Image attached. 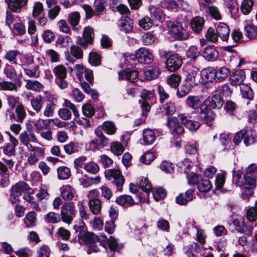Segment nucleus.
<instances>
[{"label": "nucleus", "instance_id": "obj_1", "mask_svg": "<svg viewBox=\"0 0 257 257\" xmlns=\"http://www.w3.org/2000/svg\"><path fill=\"white\" fill-rule=\"evenodd\" d=\"M233 177L237 185L241 187L243 193L246 196H251L252 195V190L256 186V178L245 174L242 175L241 171L234 172Z\"/></svg>", "mask_w": 257, "mask_h": 257}, {"label": "nucleus", "instance_id": "obj_26", "mask_svg": "<svg viewBox=\"0 0 257 257\" xmlns=\"http://www.w3.org/2000/svg\"><path fill=\"white\" fill-rule=\"evenodd\" d=\"M194 191V189H189L186 191L185 195L183 194H180L176 198V203L182 205L187 204L188 202L193 199V194Z\"/></svg>", "mask_w": 257, "mask_h": 257}, {"label": "nucleus", "instance_id": "obj_28", "mask_svg": "<svg viewBox=\"0 0 257 257\" xmlns=\"http://www.w3.org/2000/svg\"><path fill=\"white\" fill-rule=\"evenodd\" d=\"M88 205L90 212L94 215H98L101 211V202L99 199L89 200Z\"/></svg>", "mask_w": 257, "mask_h": 257}, {"label": "nucleus", "instance_id": "obj_2", "mask_svg": "<svg viewBox=\"0 0 257 257\" xmlns=\"http://www.w3.org/2000/svg\"><path fill=\"white\" fill-rule=\"evenodd\" d=\"M160 54L161 57L167 58L166 65L169 71L174 72L180 68L182 61L181 57L178 54H169L166 51L162 50L160 51Z\"/></svg>", "mask_w": 257, "mask_h": 257}, {"label": "nucleus", "instance_id": "obj_16", "mask_svg": "<svg viewBox=\"0 0 257 257\" xmlns=\"http://www.w3.org/2000/svg\"><path fill=\"white\" fill-rule=\"evenodd\" d=\"M46 4L49 9L48 12V16L51 20H54L59 14L61 8L57 5V1L46 0Z\"/></svg>", "mask_w": 257, "mask_h": 257}, {"label": "nucleus", "instance_id": "obj_49", "mask_svg": "<svg viewBox=\"0 0 257 257\" xmlns=\"http://www.w3.org/2000/svg\"><path fill=\"white\" fill-rule=\"evenodd\" d=\"M138 184L143 191L148 195L152 190V186L147 178H142L139 179Z\"/></svg>", "mask_w": 257, "mask_h": 257}, {"label": "nucleus", "instance_id": "obj_21", "mask_svg": "<svg viewBox=\"0 0 257 257\" xmlns=\"http://www.w3.org/2000/svg\"><path fill=\"white\" fill-rule=\"evenodd\" d=\"M199 69L191 66L188 69V75L186 76V80L191 85H196L198 82Z\"/></svg>", "mask_w": 257, "mask_h": 257}, {"label": "nucleus", "instance_id": "obj_10", "mask_svg": "<svg viewBox=\"0 0 257 257\" xmlns=\"http://www.w3.org/2000/svg\"><path fill=\"white\" fill-rule=\"evenodd\" d=\"M197 116L199 120L208 124L215 119L216 114L214 111L209 109L208 106L203 105L198 113Z\"/></svg>", "mask_w": 257, "mask_h": 257}, {"label": "nucleus", "instance_id": "obj_36", "mask_svg": "<svg viewBox=\"0 0 257 257\" xmlns=\"http://www.w3.org/2000/svg\"><path fill=\"white\" fill-rule=\"evenodd\" d=\"M94 5L95 15L99 16L105 13V8L107 6L105 0H95Z\"/></svg>", "mask_w": 257, "mask_h": 257}, {"label": "nucleus", "instance_id": "obj_48", "mask_svg": "<svg viewBox=\"0 0 257 257\" xmlns=\"http://www.w3.org/2000/svg\"><path fill=\"white\" fill-rule=\"evenodd\" d=\"M70 53L75 59H81L83 56L82 50L77 45H73L70 47Z\"/></svg>", "mask_w": 257, "mask_h": 257}, {"label": "nucleus", "instance_id": "obj_4", "mask_svg": "<svg viewBox=\"0 0 257 257\" xmlns=\"http://www.w3.org/2000/svg\"><path fill=\"white\" fill-rule=\"evenodd\" d=\"M105 176L108 180L112 181L118 191L122 190L125 179L120 171L118 169H108L105 172Z\"/></svg>", "mask_w": 257, "mask_h": 257}, {"label": "nucleus", "instance_id": "obj_12", "mask_svg": "<svg viewBox=\"0 0 257 257\" xmlns=\"http://www.w3.org/2000/svg\"><path fill=\"white\" fill-rule=\"evenodd\" d=\"M134 58L141 63L150 64L153 61L154 57L148 49L142 48L137 51L135 57L134 56L132 59L134 60Z\"/></svg>", "mask_w": 257, "mask_h": 257}, {"label": "nucleus", "instance_id": "obj_47", "mask_svg": "<svg viewBox=\"0 0 257 257\" xmlns=\"http://www.w3.org/2000/svg\"><path fill=\"white\" fill-rule=\"evenodd\" d=\"M253 5L252 0H243L240 6L241 12L244 15H248L251 12Z\"/></svg>", "mask_w": 257, "mask_h": 257}, {"label": "nucleus", "instance_id": "obj_63", "mask_svg": "<svg viewBox=\"0 0 257 257\" xmlns=\"http://www.w3.org/2000/svg\"><path fill=\"white\" fill-rule=\"evenodd\" d=\"M155 159V156L152 152H146L144 155H142L140 160L141 163L148 165L151 163Z\"/></svg>", "mask_w": 257, "mask_h": 257}, {"label": "nucleus", "instance_id": "obj_29", "mask_svg": "<svg viewBox=\"0 0 257 257\" xmlns=\"http://www.w3.org/2000/svg\"><path fill=\"white\" fill-rule=\"evenodd\" d=\"M204 20L201 17H195L191 21V27L194 32L199 33L203 28Z\"/></svg>", "mask_w": 257, "mask_h": 257}, {"label": "nucleus", "instance_id": "obj_25", "mask_svg": "<svg viewBox=\"0 0 257 257\" xmlns=\"http://www.w3.org/2000/svg\"><path fill=\"white\" fill-rule=\"evenodd\" d=\"M118 25L121 31L128 33L133 29V21L128 17H122L119 20Z\"/></svg>", "mask_w": 257, "mask_h": 257}, {"label": "nucleus", "instance_id": "obj_6", "mask_svg": "<svg viewBox=\"0 0 257 257\" xmlns=\"http://www.w3.org/2000/svg\"><path fill=\"white\" fill-rule=\"evenodd\" d=\"M94 38V32L91 27H86L83 30L82 37L78 36L76 40L77 45L83 49H86L88 45L92 44Z\"/></svg>", "mask_w": 257, "mask_h": 257}, {"label": "nucleus", "instance_id": "obj_8", "mask_svg": "<svg viewBox=\"0 0 257 257\" xmlns=\"http://www.w3.org/2000/svg\"><path fill=\"white\" fill-rule=\"evenodd\" d=\"M53 73L56 78V83L61 89H65L68 87V82L65 80L67 76V70L66 68L62 65H59L53 69Z\"/></svg>", "mask_w": 257, "mask_h": 257}, {"label": "nucleus", "instance_id": "obj_34", "mask_svg": "<svg viewBox=\"0 0 257 257\" xmlns=\"http://www.w3.org/2000/svg\"><path fill=\"white\" fill-rule=\"evenodd\" d=\"M19 54V52L17 50H11L6 52L4 56V58L7 60L10 63L12 64H17V57Z\"/></svg>", "mask_w": 257, "mask_h": 257}, {"label": "nucleus", "instance_id": "obj_51", "mask_svg": "<svg viewBox=\"0 0 257 257\" xmlns=\"http://www.w3.org/2000/svg\"><path fill=\"white\" fill-rule=\"evenodd\" d=\"M4 72L7 77L12 79H14L17 76V73L14 67L10 64H6L4 69Z\"/></svg>", "mask_w": 257, "mask_h": 257}, {"label": "nucleus", "instance_id": "obj_20", "mask_svg": "<svg viewBox=\"0 0 257 257\" xmlns=\"http://www.w3.org/2000/svg\"><path fill=\"white\" fill-rule=\"evenodd\" d=\"M118 75L119 79H125L132 82H135L138 79V72L136 70L125 69L119 72Z\"/></svg>", "mask_w": 257, "mask_h": 257}, {"label": "nucleus", "instance_id": "obj_52", "mask_svg": "<svg viewBox=\"0 0 257 257\" xmlns=\"http://www.w3.org/2000/svg\"><path fill=\"white\" fill-rule=\"evenodd\" d=\"M44 218L47 222L50 223H56L60 220L59 214L54 212L47 213Z\"/></svg>", "mask_w": 257, "mask_h": 257}, {"label": "nucleus", "instance_id": "obj_14", "mask_svg": "<svg viewBox=\"0 0 257 257\" xmlns=\"http://www.w3.org/2000/svg\"><path fill=\"white\" fill-rule=\"evenodd\" d=\"M245 79V72L242 70L235 71L232 73L230 77L229 81L231 85L235 87L239 86L244 84L243 82Z\"/></svg>", "mask_w": 257, "mask_h": 257}, {"label": "nucleus", "instance_id": "obj_46", "mask_svg": "<svg viewBox=\"0 0 257 257\" xmlns=\"http://www.w3.org/2000/svg\"><path fill=\"white\" fill-rule=\"evenodd\" d=\"M212 185L210 181L207 179L200 180L197 183V188L200 192H206L210 190Z\"/></svg>", "mask_w": 257, "mask_h": 257}, {"label": "nucleus", "instance_id": "obj_33", "mask_svg": "<svg viewBox=\"0 0 257 257\" xmlns=\"http://www.w3.org/2000/svg\"><path fill=\"white\" fill-rule=\"evenodd\" d=\"M68 22L70 25L72 26L74 31H78L79 28L76 27L78 25L80 20V15L77 12H74L69 14Z\"/></svg>", "mask_w": 257, "mask_h": 257}, {"label": "nucleus", "instance_id": "obj_37", "mask_svg": "<svg viewBox=\"0 0 257 257\" xmlns=\"http://www.w3.org/2000/svg\"><path fill=\"white\" fill-rule=\"evenodd\" d=\"M230 73V72L228 68L225 67H221L217 70H215L216 79L218 81H222L227 78Z\"/></svg>", "mask_w": 257, "mask_h": 257}, {"label": "nucleus", "instance_id": "obj_35", "mask_svg": "<svg viewBox=\"0 0 257 257\" xmlns=\"http://www.w3.org/2000/svg\"><path fill=\"white\" fill-rule=\"evenodd\" d=\"M242 96L246 99L251 100L253 98V92L252 89L247 84L244 83L239 87Z\"/></svg>", "mask_w": 257, "mask_h": 257}, {"label": "nucleus", "instance_id": "obj_23", "mask_svg": "<svg viewBox=\"0 0 257 257\" xmlns=\"http://www.w3.org/2000/svg\"><path fill=\"white\" fill-rule=\"evenodd\" d=\"M257 141V135L255 131L251 129L244 128L243 143L248 147L254 144Z\"/></svg>", "mask_w": 257, "mask_h": 257}, {"label": "nucleus", "instance_id": "obj_55", "mask_svg": "<svg viewBox=\"0 0 257 257\" xmlns=\"http://www.w3.org/2000/svg\"><path fill=\"white\" fill-rule=\"evenodd\" d=\"M208 11L211 17L216 20L221 19V15L218 8L215 6H210L207 8Z\"/></svg>", "mask_w": 257, "mask_h": 257}, {"label": "nucleus", "instance_id": "obj_54", "mask_svg": "<svg viewBox=\"0 0 257 257\" xmlns=\"http://www.w3.org/2000/svg\"><path fill=\"white\" fill-rule=\"evenodd\" d=\"M154 198L156 201L164 199L166 196L165 190L162 188H158L152 191Z\"/></svg>", "mask_w": 257, "mask_h": 257}, {"label": "nucleus", "instance_id": "obj_62", "mask_svg": "<svg viewBox=\"0 0 257 257\" xmlns=\"http://www.w3.org/2000/svg\"><path fill=\"white\" fill-rule=\"evenodd\" d=\"M44 11L43 4L40 2H36L33 7L32 16L36 18L39 16Z\"/></svg>", "mask_w": 257, "mask_h": 257}, {"label": "nucleus", "instance_id": "obj_64", "mask_svg": "<svg viewBox=\"0 0 257 257\" xmlns=\"http://www.w3.org/2000/svg\"><path fill=\"white\" fill-rule=\"evenodd\" d=\"M48 196V187L45 185H41L39 187V190L36 196L39 200H41L46 198Z\"/></svg>", "mask_w": 257, "mask_h": 257}, {"label": "nucleus", "instance_id": "obj_9", "mask_svg": "<svg viewBox=\"0 0 257 257\" xmlns=\"http://www.w3.org/2000/svg\"><path fill=\"white\" fill-rule=\"evenodd\" d=\"M27 130L22 132L19 136V140L22 144L27 143H37L38 140L35 135L34 128L31 124L27 125Z\"/></svg>", "mask_w": 257, "mask_h": 257}, {"label": "nucleus", "instance_id": "obj_13", "mask_svg": "<svg viewBox=\"0 0 257 257\" xmlns=\"http://www.w3.org/2000/svg\"><path fill=\"white\" fill-rule=\"evenodd\" d=\"M201 55L206 61L213 62L218 59L219 52L213 45H209L203 49Z\"/></svg>", "mask_w": 257, "mask_h": 257}, {"label": "nucleus", "instance_id": "obj_56", "mask_svg": "<svg viewBox=\"0 0 257 257\" xmlns=\"http://www.w3.org/2000/svg\"><path fill=\"white\" fill-rule=\"evenodd\" d=\"M25 73L30 77L38 78L40 76V71L39 66L37 65L33 68L24 69Z\"/></svg>", "mask_w": 257, "mask_h": 257}, {"label": "nucleus", "instance_id": "obj_43", "mask_svg": "<svg viewBox=\"0 0 257 257\" xmlns=\"http://www.w3.org/2000/svg\"><path fill=\"white\" fill-rule=\"evenodd\" d=\"M26 87L30 90L40 91L42 89L43 86L38 81L28 80L26 81Z\"/></svg>", "mask_w": 257, "mask_h": 257}, {"label": "nucleus", "instance_id": "obj_32", "mask_svg": "<svg viewBox=\"0 0 257 257\" xmlns=\"http://www.w3.org/2000/svg\"><path fill=\"white\" fill-rule=\"evenodd\" d=\"M201 75L206 81H212L216 79L215 70L213 67H209L204 69L201 71Z\"/></svg>", "mask_w": 257, "mask_h": 257}, {"label": "nucleus", "instance_id": "obj_5", "mask_svg": "<svg viewBox=\"0 0 257 257\" xmlns=\"http://www.w3.org/2000/svg\"><path fill=\"white\" fill-rule=\"evenodd\" d=\"M60 219L64 223L70 224L75 215V206L72 202L63 204L61 207Z\"/></svg>", "mask_w": 257, "mask_h": 257}, {"label": "nucleus", "instance_id": "obj_17", "mask_svg": "<svg viewBox=\"0 0 257 257\" xmlns=\"http://www.w3.org/2000/svg\"><path fill=\"white\" fill-rule=\"evenodd\" d=\"M8 8L12 12L20 13L22 9L26 6L28 0H5Z\"/></svg>", "mask_w": 257, "mask_h": 257}, {"label": "nucleus", "instance_id": "obj_53", "mask_svg": "<svg viewBox=\"0 0 257 257\" xmlns=\"http://www.w3.org/2000/svg\"><path fill=\"white\" fill-rule=\"evenodd\" d=\"M200 52L198 51V48L195 46H191L189 48L187 52V57L191 60H195L199 55Z\"/></svg>", "mask_w": 257, "mask_h": 257}, {"label": "nucleus", "instance_id": "obj_15", "mask_svg": "<svg viewBox=\"0 0 257 257\" xmlns=\"http://www.w3.org/2000/svg\"><path fill=\"white\" fill-rule=\"evenodd\" d=\"M99 240L98 236L92 232H82L78 235V241L81 244L93 243Z\"/></svg>", "mask_w": 257, "mask_h": 257}, {"label": "nucleus", "instance_id": "obj_38", "mask_svg": "<svg viewBox=\"0 0 257 257\" xmlns=\"http://www.w3.org/2000/svg\"><path fill=\"white\" fill-rule=\"evenodd\" d=\"M156 135L150 129L145 130L143 132V140L146 145L152 144L155 140Z\"/></svg>", "mask_w": 257, "mask_h": 257}, {"label": "nucleus", "instance_id": "obj_45", "mask_svg": "<svg viewBox=\"0 0 257 257\" xmlns=\"http://www.w3.org/2000/svg\"><path fill=\"white\" fill-rule=\"evenodd\" d=\"M151 16L156 20L163 22L165 20L164 15L162 10L158 8L152 7L150 9Z\"/></svg>", "mask_w": 257, "mask_h": 257}, {"label": "nucleus", "instance_id": "obj_44", "mask_svg": "<svg viewBox=\"0 0 257 257\" xmlns=\"http://www.w3.org/2000/svg\"><path fill=\"white\" fill-rule=\"evenodd\" d=\"M244 35L249 39H254L257 36V27L248 25L244 27Z\"/></svg>", "mask_w": 257, "mask_h": 257}, {"label": "nucleus", "instance_id": "obj_18", "mask_svg": "<svg viewBox=\"0 0 257 257\" xmlns=\"http://www.w3.org/2000/svg\"><path fill=\"white\" fill-rule=\"evenodd\" d=\"M185 104L194 110H197L198 108L200 110L202 106L205 105L204 101L202 102L201 97L197 95L188 96L185 100Z\"/></svg>", "mask_w": 257, "mask_h": 257}, {"label": "nucleus", "instance_id": "obj_24", "mask_svg": "<svg viewBox=\"0 0 257 257\" xmlns=\"http://www.w3.org/2000/svg\"><path fill=\"white\" fill-rule=\"evenodd\" d=\"M178 117L182 123L190 130L196 131L198 130L200 126V124L199 122L188 119L187 116L184 114L182 113L179 114Z\"/></svg>", "mask_w": 257, "mask_h": 257}, {"label": "nucleus", "instance_id": "obj_41", "mask_svg": "<svg viewBox=\"0 0 257 257\" xmlns=\"http://www.w3.org/2000/svg\"><path fill=\"white\" fill-rule=\"evenodd\" d=\"M15 112L17 115L16 121L18 122H22L26 116V112L24 105L22 104L17 105Z\"/></svg>", "mask_w": 257, "mask_h": 257}, {"label": "nucleus", "instance_id": "obj_30", "mask_svg": "<svg viewBox=\"0 0 257 257\" xmlns=\"http://www.w3.org/2000/svg\"><path fill=\"white\" fill-rule=\"evenodd\" d=\"M116 203L121 206H132L136 204L132 196L128 195H123L116 198Z\"/></svg>", "mask_w": 257, "mask_h": 257}, {"label": "nucleus", "instance_id": "obj_59", "mask_svg": "<svg viewBox=\"0 0 257 257\" xmlns=\"http://www.w3.org/2000/svg\"><path fill=\"white\" fill-rule=\"evenodd\" d=\"M26 218L29 222V224L26 223V226L27 227H32L35 225L37 218L36 214L34 211H31L28 213L26 215Z\"/></svg>", "mask_w": 257, "mask_h": 257}, {"label": "nucleus", "instance_id": "obj_31", "mask_svg": "<svg viewBox=\"0 0 257 257\" xmlns=\"http://www.w3.org/2000/svg\"><path fill=\"white\" fill-rule=\"evenodd\" d=\"M233 224L237 231L244 233L248 235L251 234L252 227L244 226L243 221L238 220V219H234L233 221Z\"/></svg>", "mask_w": 257, "mask_h": 257}, {"label": "nucleus", "instance_id": "obj_42", "mask_svg": "<svg viewBox=\"0 0 257 257\" xmlns=\"http://www.w3.org/2000/svg\"><path fill=\"white\" fill-rule=\"evenodd\" d=\"M31 104L33 108L37 112H40L43 106V101L42 97L39 95L33 98L31 100Z\"/></svg>", "mask_w": 257, "mask_h": 257}, {"label": "nucleus", "instance_id": "obj_58", "mask_svg": "<svg viewBox=\"0 0 257 257\" xmlns=\"http://www.w3.org/2000/svg\"><path fill=\"white\" fill-rule=\"evenodd\" d=\"M89 62L92 66H98L100 64V56L96 52H91L89 55Z\"/></svg>", "mask_w": 257, "mask_h": 257}, {"label": "nucleus", "instance_id": "obj_40", "mask_svg": "<svg viewBox=\"0 0 257 257\" xmlns=\"http://www.w3.org/2000/svg\"><path fill=\"white\" fill-rule=\"evenodd\" d=\"M58 177L60 180H65L69 178L71 176L70 169L65 166H61L57 170Z\"/></svg>", "mask_w": 257, "mask_h": 257}, {"label": "nucleus", "instance_id": "obj_57", "mask_svg": "<svg viewBox=\"0 0 257 257\" xmlns=\"http://www.w3.org/2000/svg\"><path fill=\"white\" fill-rule=\"evenodd\" d=\"M146 78L148 80H152L156 78L159 74V71L157 68H150L144 71Z\"/></svg>", "mask_w": 257, "mask_h": 257}, {"label": "nucleus", "instance_id": "obj_27", "mask_svg": "<svg viewBox=\"0 0 257 257\" xmlns=\"http://www.w3.org/2000/svg\"><path fill=\"white\" fill-rule=\"evenodd\" d=\"M61 196L65 201H70L76 194L75 189L70 185H66L61 188Z\"/></svg>", "mask_w": 257, "mask_h": 257}, {"label": "nucleus", "instance_id": "obj_61", "mask_svg": "<svg viewBox=\"0 0 257 257\" xmlns=\"http://www.w3.org/2000/svg\"><path fill=\"white\" fill-rule=\"evenodd\" d=\"M180 81V77L176 74H172L167 80L168 83L174 88L177 87L179 85Z\"/></svg>", "mask_w": 257, "mask_h": 257}, {"label": "nucleus", "instance_id": "obj_50", "mask_svg": "<svg viewBox=\"0 0 257 257\" xmlns=\"http://www.w3.org/2000/svg\"><path fill=\"white\" fill-rule=\"evenodd\" d=\"M84 169L88 173L96 174L99 171V167L97 164L93 162H89L84 165Z\"/></svg>", "mask_w": 257, "mask_h": 257}, {"label": "nucleus", "instance_id": "obj_60", "mask_svg": "<svg viewBox=\"0 0 257 257\" xmlns=\"http://www.w3.org/2000/svg\"><path fill=\"white\" fill-rule=\"evenodd\" d=\"M142 40L144 45H149L154 43L156 37L152 33L148 32L143 35Z\"/></svg>", "mask_w": 257, "mask_h": 257}, {"label": "nucleus", "instance_id": "obj_11", "mask_svg": "<svg viewBox=\"0 0 257 257\" xmlns=\"http://www.w3.org/2000/svg\"><path fill=\"white\" fill-rule=\"evenodd\" d=\"M167 125L171 134L175 136L181 135L184 133V128L180 124L179 120L175 117H168L167 118Z\"/></svg>", "mask_w": 257, "mask_h": 257}, {"label": "nucleus", "instance_id": "obj_22", "mask_svg": "<svg viewBox=\"0 0 257 257\" xmlns=\"http://www.w3.org/2000/svg\"><path fill=\"white\" fill-rule=\"evenodd\" d=\"M218 37L222 41H227L229 36V29L228 26L224 23H219L216 29Z\"/></svg>", "mask_w": 257, "mask_h": 257}, {"label": "nucleus", "instance_id": "obj_19", "mask_svg": "<svg viewBox=\"0 0 257 257\" xmlns=\"http://www.w3.org/2000/svg\"><path fill=\"white\" fill-rule=\"evenodd\" d=\"M204 103L207 106L212 108H220L223 104V101L222 97L220 94H216L213 95L211 97H208L204 100Z\"/></svg>", "mask_w": 257, "mask_h": 257}, {"label": "nucleus", "instance_id": "obj_3", "mask_svg": "<svg viewBox=\"0 0 257 257\" xmlns=\"http://www.w3.org/2000/svg\"><path fill=\"white\" fill-rule=\"evenodd\" d=\"M166 25L170 33L178 40H185L189 38V34L179 22L171 21L166 22Z\"/></svg>", "mask_w": 257, "mask_h": 257}, {"label": "nucleus", "instance_id": "obj_39", "mask_svg": "<svg viewBox=\"0 0 257 257\" xmlns=\"http://www.w3.org/2000/svg\"><path fill=\"white\" fill-rule=\"evenodd\" d=\"M101 126L103 131L106 134L110 135H114L117 130L115 124L113 122L110 121L104 122Z\"/></svg>", "mask_w": 257, "mask_h": 257}, {"label": "nucleus", "instance_id": "obj_7", "mask_svg": "<svg viewBox=\"0 0 257 257\" xmlns=\"http://www.w3.org/2000/svg\"><path fill=\"white\" fill-rule=\"evenodd\" d=\"M30 189L29 185L24 181H20L11 189V200L13 203L20 201L22 193L27 192Z\"/></svg>", "mask_w": 257, "mask_h": 257}]
</instances>
